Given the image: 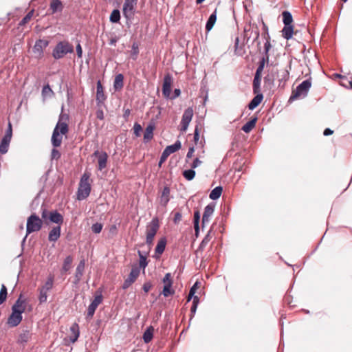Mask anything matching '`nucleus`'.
I'll list each match as a JSON object with an SVG mask.
<instances>
[{"label": "nucleus", "mask_w": 352, "mask_h": 352, "mask_svg": "<svg viewBox=\"0 0 352 352\" xmlns=\"http://www.w3.org/2000/svg\"><path fill=\"white\" fill-rule=\"evenodd\" d=\"M69 126L65 122H58L54 129L51 138L52 145L54 148L59 147L62 143L63 135L68 133Z\"/></svg>", "instance_id": "1"}, {"label": "nucleus", "mask_w": 352, "mask_h": 352, "mask_svg": "<svg viewBox=\"0 0 352 352\" xmlns=\"http://www.w3.org/2000/svg\"><path fill=\"white\" fill-rule=\"evenodd\" d=\"M74 51L73 45L67 41H58L54 47L52 53L55 60L63 58L67 54H72Z\"/></svg>", "instance_id": "2"}, {"label": "nucleus", "mask_w": 352, "mask_h": 352, "mask_svg": "<svg viewBox=\"0 0 352 352\" xmlns=\"http://www.w3.org/2000/svg\"><path fill=\"white\" fill-rule=\"evenodd\" d=\"M311 87V78H307L300 83L292 93L289 98L288 102H292L298 98L302 97L305 98Z\"/></svg>", "instance_id": "3"}, {"label": "nucleus", "mask_w": 352, "mask_h": 352, "mask_svg": "<svg viewBox=\"0 0 352 352\" xmlns=\"http://www.w3.org/2000/svg\"><path fill=\"white\" fill-rule=\"evenodd\" d=\"M42 219L35 212L32 213L28 217L26 223L27 235L38 232L42 228L43 224Z\"/></svg>", "instance_id": "4"}, {"label": "nucleus", "mask_w": 352, "mask_h": 352, "mask_svg": "<svg viewBox=\"0 0 352 352\" xmlns=\"http://www.w3.org/2000/svg\"><path fill=\"white\" fill-rule=\"evenodd\" d=\"M41 217L44 221L49 220L50 223H56L60 226L64 221L63 216L57 210L48 211L47 209L43 208Z\"/></svg>", "instance_id": "5"}, {"label": "nucleus", "mask_w": 352, "mask_h": 352, "mask_svg": "<svg viewBox=\"0 0 352 352\" xmlns=\"http://www.w3.org/2000/svg\"><path fill=\"white\" fill-rule=\"evenodd\" d=\"M181 148L182 143L179 140H177L175 142L174 144L167 146L163 151L160 157V160L158 162V166L161 167L162 164L165 162V161L170 154L179 151Z\"/></svg>", "instance_id": "6"}, {"label": "nucleus", "mask_w": 352, "mask_h": 352, "mask_svg": "<svg viewBox=\"0 0 352 352\" xmlns=\"http://www.w3.org/2000/svg\"><path fill=\"white\" fill-rule=\"evenodd\" d=\"M50 41L45 38H39L35 41L32 48V52L36 55V57L41 58L43 56L44 50L48 47Z\"/></svg>", "instance_id": "7"}, {"label": "nucleus", "mask_w": 352, "mask_h": 352, "mask_svg": "<svg viewBox=\"0 0 352 352\" xmlns=\"http://www.w3.org/2000/svg\"><path fill=\"white\" fill-rule=\"evenodd\" d=\"M103 296L100 292H96L94 298L91 300L87 309V318H92L98 305L102 302Z\"/></svg>", "instance_id": "8"}, {"label": "nucleus", "mask_w": 352, "mask_h": 352, "mask_svg": "<svg viewBox=\"0 0 352 352\" xmlns=\"http://www.w3.org/2000/svg\"><path fill=\"white\" fill-rule=\"evenodd\" d=\"M272 45L264 44L263 50L261 52L262 57L260 58L258 67L256 69L263 70L265 65L268 66V61L270 58V51L272 48Z\"/></svg>", "instance_id": "9"}, {"label": "nucleus", "mask_w": 352, "mask_h": 352, "mask_svg": "<svg viewBox=\"0 0 352 352\" xmlns=\"http://www.w3.org/2000/svg\"><path fill=\"white\" fill-rule=\"evenodd\" d=\"M26 300L23 298V296L21 294L14 305L12 306V311L23 316V314L25 311Z\"/></svg>", "instance_id": "10"}, {"label": "nucleus", "mask_w": 352, "mask_h": 352, "mask_svg": "<svg viewBox=\"0 0 352 352\" xmlns=\"http://www.w3.org/2000/svg\"><path fill=\"white\" fill-rule=\"evenodd\" d=\"M192 116L193 111L192 108L188 107L184 110L181 121L180 131L182 132H185L188 129L189 124L192 120Z\"/></svg>", "instance_id": "11"}, {"label": "nucleus", "mask_w": 352, "mask_h": 352, "mask_svg": "<svg viewBox=\"0 0 352 352\" xmlns=\"http://www.w3.org/2000/svg\"><path fill=\"white\" fill-rule=\"evenodd\" d=\"M173 77L170 74H167L164 76L162 84V95L166 99L170 98V94L171 92V87L173 84Z\"/></svg>", "instance_id": "12"}, {"label": "nucleus", "mask_w": 352, "mask_h": 352, "mask_svg": "<svg viewBox=\"0 0 352 352\" xmlns=\"http://www.w3.org/2000/svg\"><path fill=\"white\" fill-rule=\"evenodd\" d=\"M107 100V96L104 94L103 85L100 80L96 82V104L100 107L104 105V101Z\"/></svg>", "instance_id": "13"}, {"label": "nucleus", "mask_w": 352, "mask_h": 352, "mask_svg": "<svg viewBox=\"0 0 352 352\" xmlns=\"http://www.w3.org/2000/svg\"><path fill=\"white\" fill-rule=\"evenodd\" d=\"M274 73L275 74V77L276 76L278 80V87L283 89L286 82L289 78V70L288 69H283L280 70H276Z\"/></svg>", "instance_id": "14"}, {"label": "nucleus", "mask_w": 352, "mask_h": 352, "mask_svg": "<svg viewBox=\"0 0 352 352\" xmlns=\"http://www.w3.org/2000/svg\"><path fill=\"white\" fill-rule=\"evenodd\" d=\"M215 208V203L210 202L204 208V212L202 216L201 228L204 229L206 225L209 222L210 217L214 213Z\"/></svg>", "instance_id": "15"}, {"label": "nucleus", "mask_w": 352, "mask_h": 352, "mask_svg": "<svg viewBox=\"0 0 352 352\" xmlns=\"http://www.w3.org/2000/svg\"><path fill=\"white\" fill-rule=\"evenodd\" d=\"M91 187L90 184H85V185L79 184L77 193V199L79 201L83 200L89 197L91 192Z\"/></svg>", "instance_id": "16"}, {"label": "nucleus", "mask_w": 352, "mask_h": 352, "mask_svg": "<svg viewBox=\"0 0 352 352\" xmlns=\"http://www.w3.org/2000/svg\"><path fill=\"white\" fill-rule=\"evenodd\" d=\"M166 243L167 239L166 236H162L159 239L155 248V255L153 256L155 258H159L160 256L164 253L166 249Z\"/></svg>", "instance_id": "17"}, {"label": "nucleus", "mask_w": 352, "mask_h": 352, "mask_svg": "<svg viewBox=\"0 0 352 352\" xmlns=\"http://www.w3.org/2000/svg\"><path fill=\"white\" fill-rule=\"evenodd\" d=\"M263 70H261L260 69H256L254 79H253V85L252 89L253 93H261V82L262 79V72Z\"/></svg>", "instance_id": "18"}, {"label": "nucleus", "mask_w": 352, "mask_h": 352, "mask_svg": "<svg viewBox=\"0 0 352 352\" xmlns=\"http://www.w3.org/2000/svg\"><path fill=\"white\" fill-rule=\"evenodd\" d=\"M159 228V219L157 217H153L147 226L146 234L155 236Z\"/></svg>", "instance_id": "19"}, {"label": "nucleus", "mask_w": 352, "mask_h": 352, "mask_svg": "<svg viewBox=\"0 0 352 352\" xmlns=\"http://www.w3.org/2000/svg\"><path fill=\"white\" fill-rule=\"evenodd\" d=\"M85 265V262L84 259L81 260L79 262V263L78 264L76 269L74 280L73 281L74 285H77L79 284V283L81 280V278L83 275V273H84Z\"/></svg>", "instance_id": "20"}, {"label": "nucleus", "mask_w": 352, "mask_h": 352, "mask_svg": "<svg viewBox=\"0 0 352 352\" xmlns=\"http://www.w3.org/2000/svg\"><path fill=\"white\" fill-rule=\"evenodd\" d=\"M32 335V333H30L28 328L22 329L18 336L16 341L17 343L20 345L25 346V344L31 339Z\"/></svg>", "instance_id": "21"}, {"label": "nucleus", "mask_w": 352, "mask_h": 352, "mask_svg": "<svg viewBox=\"0 0 352 352\" xmlns=\"http://www.w3.org/2000/svg\"><path fill=\"white\" fill-rule=\"evenodd\" d=\"M170 189L168 186L166 185L162 190L160 196L161 206L166 207L170 201Z\"/></svg>", "instance_id": "22"}, {"label": "nucleus", "mask_w": 352, "mask_h": 352, "mask_svg": "<svg viewBox=\"0 0 352 352\" xmlns=\"http://www.w3.org/2000/svg\"><path fill=\"white\" fill-rule=\"evenodd\" d=\"M22 320L23 316L12 311L8 318L7 324L10 327H16L21 323Z\"/></svg>", "instance_id": "23"}, {"label": "nucleus", "mask_w": 352, "mask_h": 352, "mask_svg": "<svg viewBox=\"0 0 352 352\" xmlns=\"http://www.w3.org/2000/svg\"><path fill=\"white\" fill-rule=\"evenodd\" d=\"M138 254L139 256V266L138 268H139L140 270L142 269L144 271L148 264V261L147 259L148 252H142L138 250Z\"/></svg>", "instance_id": "24"}, {"label": "nucleus", "mask_w": 352, "mask_h": 352, "mask_svg": "<svg viewBox=\"0 0 352 352\" xmlns=\"http://www.w3.org/2000/svg\"><path fill=\"white\" fill-rule=\"evenodd\" d=\"M155 129V123L150 122L146 126L144 132V142L147 143L153 138V132Z\"/></svg>", "instance_id": "25"}, {"label": "nucleus", "mask_w": 352, "mask_h": 352, "mask_svg": "<svg viewBox=\"0 0 352 352\" xmlns=\"http://www.w3.org/2000/svg\"><path fill=\"white\" fill-rule=\"evenodd\" d=\"M255 96L250 100L248 104V107L250 110H254L256 109L262 102L263 99V95L262 93H254Z\"/></svg>", "instance_id": "26"}, {"label": "nucleus", "mask_w": 352, "mask_h": 352, "mask_svg": "<svg viewBox=\"0 0 352 352\" xmlns=\"http://www.w3.org/2000/svg\"><path fill=\"white\" fill-rule=\"evenodd\" d=\"M61 234V226H56L52 228L48 234V240L50 242H56L60 238Z\"/></svg>", "instance_id": "27"}, {"label": "nucleus", "mask_w": 352, "mask_h": 352, "mask_svg": "<svg viewBox=\"0 0 352 352\" xmlns=\"http://www.w3.org/2000/svg\"><path fill=\"white\" fill-rule=\"evenodd\" d=\"M64 6L60 0H51L50 3V10L51 14H54L57 12H61Z\"/></svg>", "instance_id": "28"}, {"label": "nucleus", "mask_w": 352, "mask_h": 352, "mask_svg": "<svg viewBox=\"0 0 352 352\" xmlns=\"http://www.w3.org/2000/svg\"><path fill=\"white\" fill-rule=\"evenodd\" d=\"M257 120V116L251 117V118L243 125L241 130L245 133H250L255 127Z\"/></svg>", "instance_id": "29"}, {"label": "nucleus", "mask_w": 352, "mask_h": 352, "mask_svg": "<svg viewBox=\"0 0 352 352\" xmlns=\"http://www.w3.org/2000/svg\"><path fill=\"white\" fill-rule=\"evenodd\" d=\"M260 19H261V23H262V30H263V32L261 34V36H262L263 39L265 40L264 44L272 45V43H271V37H270V33H269L268 26L263 21V20L261 16L260 17Z\"/></svg>", "instance_id": "30"}, {"label": "nucleus", "mask_w": 352, "mask_h": 352, "mask_svg": "<svg viewBox=\"0 0 352 352\" xmlns=\"http://www.w3.org/2000/svg\"><path fill=\"white\" fill-rule=\"evenodd\" d=\"M282 36L286 39L289 40L294 35V25L293 24L284 25L283 28L281 30Z\"/></svg>", "instance_id": "31"}, {"label": "nucleus", "mask_w": 352, "mask_h": 352, "mask_svg": "<svg viewBox=\"0 0 352 352\" xmlns=\"http://www.w3.org/2000/svg\"><path fill=\"white\" fill-rule=\"evenodd\" d=\"M138 0H124L123 7H122V12H136V5L138 3Z\"/></svg>", "instance_id": "32"}, {"label": "nucleus", "mask_w": 352, "mask_h": 352, "mask_svg": "<svg viewBox=\"0 0 352 352\" xmlns=\"http://www.w3.org/2000/svg\"><path fill=\"white\" fill-rule=\"evenodd\" d=\"M217 8L209 16L205 26L206 32H209L214 27L217 21Z\"/></svg>", "instance_id": "33"}, {"label": "nucleus", "mask_w": 352, "mask_h": 352, "mask_svg": "<svg viewBox=\"0 0 352 352\" xmlns=\"http://www.w3.org/2000/svg\"><path fill=\"white\" fill-rule=\"evenodd\" d=\"M70 331L72 333V336L69 337V341L72 343H74L78 340L80 336V329L78 324L74 322L70 327Z\"/></svg>", "instance_id": "34"}, {"label": "nucleus", "mask_w": 352, "mask_h": 352, "mask_svg": "<svg viewBox=\"0 0 352 352\" xmlns=\"http://www.w3.org/2000/svg\"><path fill=\"white\" fill-rule=\"evenodd\" d=\"M108 155L105 151L101 152V154L98 157V170H102L106 168L107 164Z\"/></svg>", "instance_id": "35"}, {"label": "nucleus", "mask_w": 352, "mask_h": 352, "mask_svg": "<svg viewBox=\"0 0 352 352\" xmlns=\"http://www.w3.org/2000/svg\"><path fill=\"white\" fill-rule=\"evenodd\" d=\"M124 86V76L122 74H118L113 81V88L115 91H120Z\"/></svg>", "instance_id": "36"}, {"label": "nucleus", "mask_w": 352, "mask_h": 352, "mask_svg": "<svg viewBox=\"0 0 352 352\" xmlns=\"http://www.w3.org/2000/svg\"><path fill=\"white\" fill-rule=\"evenodd\" d=\"M154 328L152 326L148 327L144 331L142 339L145 344L149 343L153 338Z\"/></svg>", "instance_id": "37"}, {"label": "nucleus", "mask_w": 352, "mask_h": 352, "mask_svg": "<svg viewBox=\"0 0 352 352\" xmlns=\"http://www.w3.org/2000/svg\"><path fill=\"white\" fill-rule=\"evenodd\" d=\"M73 261V257L71 255L67 256L63 263V266L61 268V274H64L67 272L72 267V263Z\"/></svg>", "instance_id": "38"}, {"label": "nucleus", "mask_w": 352, "mask_h": 352, "mask_svg": "<svg viewBox=\"0 0 352 352\" xmlns=\"http://www.w3.org/2000/svg\"><path fill=\"white\" fill-rule=\"evenodd\" d=\"M275 74L272 72V74H268L264 77V85L269 89H272L274 85Z\"/></svg>", "instance_id": "39"}, {"label": "nucleus", "mask_w": 352, "mask_h": 352, "mask_svg": "<svg viewBox=\"0 0 352 352\" xmlns=\"http://www.w3.org/2000/svg\"><path fill=\"white\" fill-rule=\"evenodd\" d=\"M121 19L120 11V10L116 8L112 10L109 16V21L111 23H120Z\"/></svg>", "instance_id": "40"}, {"label": "nucleus", "mask_w": 352, "mask_h": 352, "mask_svg": "<svg viewBox=\"0 0 352 352\" xmlns=\"http://www.w3.org/2000/svg\"><path fill=\"white\" fill-rule=\"evenodd\" d=\"M223 187L221 186H216L211 190L209 197L212 200H217L221 197Z\"/></svg>", "instance_id": "41"}, {"label": "nucleus", "mask_w": 352, "mask_h": 352, "mask_svg": "<svg viewBox=\"0 0 352 352\" xmlns=\"http://www.w3.org/2000/svg\"><path fill=\"white\" fill-rule=\"evenodd\" d=\"M212 229L211 228L208 230V233L204 236V238L203 239L201 242L200 243V244H199V245L198 247V249L197 250V252L198 251H203L204 250V248H206V246L207 245V244L209 243V241H210V239H211L210 234L212 232Z\"/></svg>", "instance_id": "42"}, {"label": "nucleus", "mask_w": 352, "mask_h": 352, "mask_svg": "<svg viewBox=\"0 0 352 352\" xmlns=\"http://www.w3.org/2000/svg\"><path fill=\"white\" fill-rule=\"evenodd\" d=\"M283 23L284 25L293 24L294 19L292 13L288 10L282 12Z\"/></svg>", "instance_id": "43"}, {"label": "nucleus", "mask_w": 352, "mask_h": 352, "mask_svg": "<svg viewBox=\"0 0 352 352\" xmlns=\"http://www.w3.org/2000/svg\"><path fill=\"white\" fill-rule=\"evenodd\" d=\"M140 270L138 268V266L133 265L131 270V272L129 274V276L126 278L133 283L136 280L137 278L140 275Z\"/></svg>", "instance_id": "44"}, {"label": "nucleus", "mask_w": 352, "mask_h": 352, "mask_svg": "<svg viewBox=\"0 0 352 352\" xmlns=\"http://www.w3.org/2000/svg\"><path fill=\"white\" fill-rule=\"evenodd\" d=\"M10 140L2 138L0 142V153L3 155L6 154L8 151L10 143Z\"/></svg>", "instance_id": "45"}, {"label": "nucleus", "mask_w": 352, "mask_h": 352, "mask_svg": "<svg viewBox=\"0 0 352 352\" xmlns=\"http://www.w3.org/2000/svg\"><path fill=\"white\" fill-rule=\"evenodd\" d=\"M136 12H122L123 16L126 19V25L127 28H131V25L133 24V20L134 19V16Z\"/></svg>", "instance_id": "46"}, {"label": "nucleus", "mask_w": 352, "mask_h": 352, "mask_svg": "<svg viewBox=\"0 0 352 352\" xmlns=\"http://www.w3.org/2000/svg\"><path fill=\"white\" fill-rule=\"evenodd\" d=\"M50 172H51V169H48L40 177L39 181H38L39 185L41 186V189L39 191L40 192H41L44 190V188L45 186V184H46L47 181L48 180V177H49V175H50Z\"/></svg>", "instance_id": "47"}, {"label": "nucleus", "mask_w": 352, "mask_h": 352, "mask_svg": "<svg viewBox=\"0 0 352 352\" xmlns=\"http://www.w3.org/2000/svg\"><path fill=\"white\" fill-rule=\"evenodd\" d=\"M199 297H195L194 298V300H192V306H191V308H190V320H191L195 314H196V311H197V307L199 305Z\"/></svg>", "instance_id": "48"}, {"label": "nucleus", "mask_w": 352, "mask_h": 352, "mask_svg": "<svg viewBox=\"0 0 352 352\" xmlns=\"http://www.w3.org/2000/svg\"><path fill=\"white\" fill-rule=\"evenodd\" d=\"M182 175L187 181H191L195 178L196 172L194 169L190 168L189 169L184 170Z\"/></svg>", "instance_id": "49"}, {"label": "nucleus", "mask_w": 352, "mask_h": 352, "mask_svg": "<svg viewBox=\"0 0 352 352\" xmlns=\"http://www.w3.org/2000/svg\"><path fill=\"white\" fill-rule=\"evenodd\" d=\"M53 285H54V277L52 276H50L47 277L46 282L41 287V288L48 292L52 289Z\"/></svg>", "instance_id": "50"}, {"label": "nucleus", "mask_w": 352, "mask_h": 352, "mask_svg": "<svg viewBox=\"0 0 352 352\" xmlns=\"http://www.w3.org/2000/svg\"><path fill=\"white\" fill-rule=\"evenodd\" d=\"M200 140V128L199 124H197L195 127L194 133H193V142L194 144L199 146V142Z\"/></svg>", "instance_id": "51"}, {"label": "nucleus", "mask_w": 352, "mask_h": 352, "mask_svg": "<svg viewBox=\"0 0 352 352\" xmlns=\"http://www.w3.org/2000/svg\"><path fill=\"white\" fill-rule=\"evenodd\" d=\"M39 295H38V301L40 304L45 303L47 299V291L40 287L38 289Z\"/></svg>", "instance_id": "52"}, {"label": "nucleus", "mask_w": 352, "mask_h": 352, "mask_svg": "<svg viewBox=\"0 0 352 352\" xmlns=\"http://www.w3.org/2000/svg\"><path fill=\"white\" fill-rule=\"evenodd\" d=\"M175 294L174 289H172V285H164V288L162 291V294L164 297H168L170 295H173Z\"/></svg>", "instance_id": "53"}, {"label": "nucleus", "mask_w": 352, "mask_h": 352, "mask_svg": "<svg viewBox=\"0 0 352 352\" xmlns=\"http://www.w3.org/2000/svg\"><path fill=\"white\" fill-rule=\"evenodd\" d=\"M102 228H103V224L102 223H99V222L93 223L91 227V230L92 232L94 234L100 233Z\"/></svg>", "instance_id": "54"}, {"label": "nucleus", "mask_w": 352, "mask_h": 352, "mask_svg": "<svg viewBox=\"0 0 352 352\" xmlns=\"http://www.w3.org/2000/svg\"><path fill=\"white\" fill-rule=\"evenodd\" d=\"M41 192H38L37 194V195L34 198V199L32 200V201L31 202L30 204V210H36L37 207L38 206L39 204H40V199H39V196H40V194Z\"/></svg>", "instance_id": "55"}, {"label": "nucleus", "mask_w": 352, "mask_h": 352, "mask_svg": "<svg viewBox=\"0 0 352 352\" xmlns=\"http://www.w3.org/2000/svg\"><path fill=\"white\" fill-rule=\"evenodd\" d=\"M139 54V47L137 43L134 42L131 46V56L133 60H136Z\"/></svg>", "instance_id": "56"}, {"label": "nucleus", "mask_w": 352, "mask_h": 352, "mask_svg": "<svg viewBox=\"0 0 352 352\" xmlns=\"http://www.w3.org/2000/svg\"><path fill=\"white\" fill-rule=\"evenodd\" d=\"M12 137V123L9 121L8 124L7 129L6 130L5 134L3 136V138L11 140Z\"/></svg>", "instance_id": "57"}, {"label": "nucleus", "mask_w": 352, "mask_h": 352, "mask_svg": "<svg viewBox=\"0 0 352 352\" xmlns=\"http://www.w3.org/2000/svg\"><path fill=\"white\" fill-rule=\"evenodd\" d=\"M133 133L135 137L140 136L141 132L142 131V127L138 122H135L133 127Z\"/></svg>", "instance_id": "58"}, {"label": "nucleus", "mask_w": 352, "mask_h": 352, "mask_svg": "<svg viewBox=\"0 0 352 352\" xmlns=\"http://www.w3.org/2000/svg\"><path fill=\"white\" fill-rule=\"evenodd\" d=\"M34 10L29 12L20 21L19 25H24L31 19L33 15Z\"/></svg>", "instance_id": "59"}, {"label": "nucleus", "mask_w": 352, "mask_h": 352, "mask_svg": "<svg viewBox=\"0 0 352 352\" xmlns=\"http://www.w3.org/2000/svg\"><path fill=\"white\" fill-rule=\"evenodd\" d=\"M252 28H254L256 30H252V31H251V34H254V39H253V41H252V44H253L254 43H255V42H256V41H259V40H258V38H259V36H260V32H259V31H258V26H257V25H256V24H255V23H252Z\"/></svg>", "instance_id": "60"}, {"label": "nucleus", "mask_w": 352, "mask_h": 352, "mask_svg": "<svg viewBox=\"0 0 352 352\" xmlns=\"http://www.w3.org/2000/svg\"><path fill=\"white\" fill-rule=\"evenodd\" d=\"M201 214L198 209L194 211L193 215V225H199Z\"/></svg>", "instance_id": "61"}, {"label": "nucleus", "mask_w": 352, "mask_h": 352, "mask_svg": "<svg viewBox=\"0 0 352 352\" xmlns=\"http://www.w3.org/2000/svg\"><path fill=\"white\" fill-rule=\"evenodd\" d=\"M164 285H173V280L170 273H166L162 279Z\"/></svg>", "instance_id": "62"}, {"label": "nucleus", "mask_w": 352, "mask_h": 352, "mask_svg": "<svg viewBox=\"0 0 352 352\" xmlns=\"http://www.w3.org/2000/svg\"><path fill=\"white\" fill-rule=\"evenodd\" d=\"M89 177H90V175L89 173H85L80 178L79 184L85 185V184H89Z\"/></svg>", "instance_id": "63"}, {"label": "nucleus", "mask_w": 352, "mask_h": 352, "mask_svg": "<svg viewBox=\"0 0 352 352\" xmlns=\"http://www.w3.org/2000/svg\"><path fill=\"white\" fill-rule=\"evenodd\" d=\"M61 156L60 153L56 149V148H53L51 152V157L52 159L58 160Z\"/></svg>", "instance_id": "64"}]
</instances>
